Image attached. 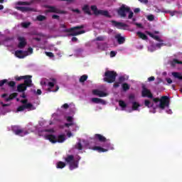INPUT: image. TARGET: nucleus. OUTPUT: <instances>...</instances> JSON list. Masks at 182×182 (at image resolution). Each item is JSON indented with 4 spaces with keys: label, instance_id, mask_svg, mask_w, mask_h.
<instances>
[{
    "label": "nucleus",
    "instance_id": "f257e3e1",
    "mask_svg": "<svg viewBox=\"0 0 182 182\" xmlns=\"http://www.w3.org/2000/svg\"><path fill=\"white\" fill-rule=\"evenodd\" d=\"M85 28V26H74L73 28H68L65 31V32H67L68 33V36H78V35H82L85 33L86 31H77L79 29H83Z\"/></svg>",
    "mask_w": 182,
    "mask_h": 182
},
{
    "label": "nucleus",
    "instance_id": "f03ea898",
    "mask_svg": "<svg viewBox=\"0 0 182 182\" xmlns=\"http://www.w3.org/2000/svg\"><path fill=\"white\" fill-rule=\"evenodd\" d=\"M104 82L107 83H113L116 82V77H117V73L113 70H107L104 75Z\"/></svg>",
    "mask_w": 182,
    "mask_h": 182
},
{
    "label": "nucleus",
    "instance_id": "7ed1b4c3",
    "mask_svg": "<svg viewBox=\"0 0 182 182\" xmlns=\"http://www.w3.org/2000/svg\"><path fill=\"white\" fill-rule=\"evenodd\" d=\"M12 132H14V134L16 136H21V137H23V136H26V134H29L28 131H23V129H21V127L18 125H14L11 127Z\"/></svg>",
    "mask_w": 182,
    "mask_h": 182
},
{
    "label": "nucleus",
    "instance_id": "20e7f679",
    "mask_svg": "<svg viewBox=\"0 0 182 182\" xmlns=\"http://www.w3.org/2000/svg\"><path fill=\"white\" fill-rule=\"evenodd\" d=\"M130 12V7L122 4L117 10V14L121 18H126L127 16V13Z\"/></svg>",
    "mask_w": 182,
    "mask_h": 182
},
{
    "label": "nucleus",
    "instance_id": "39448f33",
    "mask_svg": "<svg viewBox=\"0 0 182 182\" xmlns=\"http://www.w3.org/2000/svg\"><path fill=\"white\" fill-rule=\"evenodd\" d=\"M50 80H51V82H48V92H58L59 90V86L56 85L55 86V90H52L53 89V87H55V85L56 84V78H50Z\"/></svg>",
    "mask_w": 182,
    "mask_h": 182
},
{
    "label": "nucleus",
    "instance_id": "423d86ee",
    "mask_svg": "<svg viewBox=\"0 0 182 182\" xmlns=\"http://www.w3.org/2000/svg\"><path fill=\"white\" fill-rule=\"evenodd\" d=\"M168 105H170V100H169L168 97V96H162L161 97V101L159 103L160 109L164 110V109H166V107L168 106Z\"/></svg>",
    "mask_w": 182,
    "mask_h": 182
},
{
    "label": "nucleus",
    "instance_id": "0eeeda50",
    "mask_svg": "<svg viewBox=\"0 0 182 182\" xmlns=\"http://www.w3.org/2000/svg\"><path fill=\"white\" fill-rule=\"evenodd\" d=\"M47 8L48 9L46 12L48 13H52V14H66V11L63 10H60L59 9H57L56 7L53 6H48Z\"/></svg>",
    "mask_w": 182,
    "mask_h": 182
},
{
    "label": "nucleus",
    "instance_id": "6e6552de",
    "mask_svg": "<svg viewBox=\"0 0 182 182\" xmlns=\"http://www.w3.org/2000/svg\"><path fill=\"white\" fill-rule=\"evenodd\" d=\"M141 96L142 97H148L149 99H153V93H151V91L147 89L144 85L142 87Z\"/></svg>",
    "mask_w": 182,
    "mask_h": 182
},
{
    "label": "nucleus",
    "instance_id": "1a4fd4ad",
    "mask_svg": "<svg viewBox=\"0 0 182 182\" xmlns=\"http://www.w3.org/2000/svg\"><path fill=\"white\" fill-rule=\"evenodd\" d=\"M25 109H27V110H35V107L31 103L23 105L17 108V112H23Z\"/></svg>",
    "mask_w": 182,
    "mask_h": 182
},
{
    "label": "nucleus",
    "instance_id": "9d476101",
    "mask_svg": "<svg viewBox=\"0 0 182 182\" xmlns=\"http://www.w3.org/2000/svg\"><path fill=\"white\" fill-rule=\"evenodd\" d=\"M5 83H6L9 87H11V89H14L15 86H16V82L15 81H8L7 79H4L0 80V87H2Z\"/></svg>",
    "mask_w": 182,
    "mask_h": 182
},
{
    "label": "nucleus",
    "instance_id": "9b49d317",
    "mask_svg": "<svg viewBox=\"0 0 182 182\" xmlns=\"http://www.w3.org/2000/svg\"><path fill=\"white\" fill-rule=\"evenodd\" d=\"M16 9L21 12H36V9L28 6H16Z\"/></svg>",
    "mask_w": 182,
    "mask_h": 182
},
{
    "label": "nucleus",
    "instance_id": "f8f14e48",
    "mask_svg": "<svg viewBox=\"0 0 182 182\" xmlns=\"http://www.w3.org/2000/svg\"><path fill=\"white\" fill-rule=\"evenodd\" d=\"M18 48L19 49H23V48H25L27 45V42H26V39L25 38V37H18Z\"/></svg>",
    "mask_w": 182,
    "mask_h": 182
},
{
    "label": "nucleus",
    "instance_id": "ddd939ff",
    "mask_svg": "<svg viewBox=\"0 0 182 182\" xmlns=\"http://www.w3.org/2000/svg\"><path fill=\"white\" fill-rule=\"evenodd\" d=\"M24 84L26 87H31L32 86V75H25Z\"/></svg>",
    "mask_w": 182,
    "mask_h": 182
},
{
    "label": "nucleus",
    "instance_id": "4468645a",
    "mask_svg": "<svg viewBox=\"0 0 182 182\" xmlns=\"http://www.w3.org/2000/svg\"><path fill=\"white\" fill-rule=\"evenodd\" d=\"M94 139L97 141H100V143H105L107 141L106 137H105L103 135L100 134H95L94 136Z\"/></svg>",
    "mask_w": 182,
    "mask_h": 182
},
{
    "label": "nucleus",
    "instance_id": "2eb2a0df",
    "mask_svg": "<svg viewBox=\"0 0 182 182\" xmlns=\"http://www.w3.org/2000/svg\"><path fill=\"white\" fill-rule=\"evenodd\" d=\"M115 39L119 45H123L126 42V38L122 36V34L118 33L115 35Z\"/></svg>",
    "mask_w": 182,
    "mask_h": 182
},
{
    "label": "nucleus",
    "instance_id": "dca6fc26",
    "mask_svg": "<svg viewBox=\"0 0 182 182\" xmlns=\"http://www.w3.org/2000/svg\"><path fill=\"white\" fill-rule=\"evenodd\" d=\"M46 140H49L50 143H53V144H55V143H58L57 137L53 134H48L45 136Z\"/></svg>",
    "mask_w": 182,
    "mask_h": 182
},
{
    "label": "nucleus",
    "instance_id": "f3484780",
    "mask_svg": "<svg viewBox=\"0 0 182 182\" xmlns=\"http://www.w3.org/2000/svg\"><path fill=\"white\" fill-rule=\"evenodd\" d=\"M92 93L95 96H99V97H106L107 96V93L99 90H94Z\"/></svg>",
    "mask_w": 182,
    "mask_h": 182
},
{
    "label": "nucleus",
    "instance_id": "a211bd4d",
    "mask_svg": "<svg viewBox=\"0 0 182 182\" xmlns=\"http://www.w3.org/2000/svg\"><path fill=\"white\" fill-rule=\"evenodd\" d=\"M26 89H28V87H26L24 83H21L17 85V92H18V93L25 92Z\"/></svg>",
    "mask_w": 182,
    "mask_h": 182
},
{
    "label": "nucleus",
    "instance_id": "6ab92c4d",
    "mask_svg": "<svg viewBox=\"0 0 182 182\" xmlns=\"http://www.w3.org/2000/svg\"><path fill=\"white\" fill-rule=\"evenodd\" d=\"M112 23H113V25L114 26H116L118 28H126V26H127V24H126L124 23H122V22H117L116 21H112Z\"/></svg>",
    "mask_w": 182,
    "mask_h": 182
},
{
    "label": "nucleus",
    "instance_id": "aec40b11",
    "mask_svg": "<svg viewBox=\"0 0 182 182\" xmlns=\"http://www.w3.org/2000/svg\"><path fill=\"white\" fill-rule=\"evenodd\" d=\"M70 170H75V168H77L79 167V161H73L69 164Z\"/></svg>",
    "mask_w": 182,
    "mask_h": 182
},
{
    "label": "nucleus",
    "instance_id": "412c9836",
    "mask_svg": "<svg viewBox=\"0 0 182 182\" xmlns=\"http://www.w3.org/2000/svg\"><path fill=\"white\" fill-rule=\"evenodd\" d=\"M95 15L96 16L102 15V16H106L107 18H110V14H109V11H105V10H98V11L97 12V14H95Z\"/></svg>",
    "mask_w": 182,
    "mask_h": 182
},
{
    "label": "nucleus",
    "instance_id": "4be33fe9",
    "mask_svg": "<svg viewBox=\"0 0 182 182\" xmlns=\"http://www.w3.org/2000/svg\"><path fill=\"white\" fill-rule=\"evenodd\" d=\"M91 100L93 103H97V104L100 103L101 105H106V101L100 98L94 97V98H92Z\"/></svg>",
    "mask_w": 182,
    "mask_h": 182
},
{
    "label": "nucleus",
    "instance_id": "5701e85b",
    "mask_svg": "<svg viewBox=\"0 0 182 182\" xmlns=\"http://www.w3.org/2000/svg\"><path fill=\"white\" fill-rule=\"evenodd\" d=\"M146 33L149 35V36H150V38H153V39H155V41H157V42H163V40L160 39L159 36H154V34L150 31H146Z\"/></svg>",
    "mask_w": 182,
    "mask_h": 182
},
{
    "label": "nucleus",
    "instance_id": "b1692460",
    "mask_svg": "<svg viewBox=\"0 0 182 182\" xmlns=\"http://www.w3.org/2000/svg\"><path fill=\"white\" fill-rule=\"evenodd\" d=\"M15 56H16V58H18L19 59H23V58H25V55H23V51H22V50H16Z\"/></svg>",
    "mask_w": 182,
    "mask_h": 182
},
{
    "label": "nucleus",
    "instance_id": "393cba45",
    "mask_svg": "<svg viewBox=\"0 0 182 182\" xmlns=\"http://www.w3.org/2000/svg\"><path fill=\"white\" fill-rule=\"evenodd\" d=\"M92 150H95L96 151H98V153H106V151H108V149L102 148V146H94L92 148Z\"/></svg>",
    "mask_w": 182,
    "mask_h": 182
},
{
    "label": "nucleus",
    "instance_id": "a878e982",
    "mask_svg": "<svg viewBox=\"0 0 182 182\" xmlns=\"http://www.w3.org/2000/svg\"><path fill=\"white\" fill-rule=\"evenodd\" d=\"M82 11L84 14H86L87 15H90V16L92 15V13L90 12V7L87 4H85L82 7Z\"/></svg>",
    "mask_w": 182,
    "mask_h": 182
},
{
    "label": "nucleus",
    "instance_id": "bb28decb",
    "mask_svg": "<svg viewBox=\"0 0 182 182\" xmlns=\"http://www.w3.org/2000/svg\"><path fill=\"white\" fill-rule=\"evenodd\" d=\"M18 97V93H16V92L11 93V94H10L9 97L5 99V101L9 102L11 100H14V99H15V97Z\"/></svg>",
    "mask_w": 182,
    "mask_h": 182
},
{
    "label": "nucleus",
    "instance_id": "cd10ccee",
    "mask_svg": "<svg viewBox=\"0 0 182 182\" xmlns=\"http://www.w3.org/2000/svg\"><path fill=\"white\" fill-rule=\"evenodd\" d=\"M65 160L68 164H70V163L75 160V156L73 155H68Z\"/></svg>",
    "mask_w": 182,
    "mask_h": 182
},
{
    "label": "nucleus",
    "instance_id": "c85d7f7f",
    "mask_svg": "<svg viewBox=\"0 0 182 182\" xmlns=\"http://www.w3.org/2000/svg\"><path fill=\"white\" fill-rule=\"evenodd\" d=\"M65 140H66V139L65 138V135L60 134V135H58L56 141L57 143H63Z\"/></svg>",
    "mask_w": 182,
    "mask_h": 182
},
{
    "label": "nucleus",
    "instance_id": "c756f323",
    "mask_svg": "<svg viewBox=\"0 0 182 182\" xmlns=\"http://www.w3.org/2000/svg\"><path fill=\"white\" fill-rule=\"evenodd\" d=\"M172 76H173V77H175L176 79L182 80V75L180 74V73L173 72L172 73Z\"/></svg>",
    "mask_w": 182,
    "mask_h": 182
},
{
    "label": "nucleus",
    "instance_id": "7c9ffc66",
    "mask_svg": "<svg viewBox=\"0 0 182 182\" xmlns=\"http://www.w3.org/2000/svg\"><path fill=\"white\" fill-rule=\"evenodd\" d=\"M136 34L138 35V36H139V38L141 39H143V41L147 40V36H146V34H144V33H141L140 31H138L136 33Z\"/></svg>",
    "mask_w": 182,
    "mask_h": 182
},
{
    "label": "nucleus",
    "instance_id": "2f4dec72",
    "mask_svg": "<svg viewBox=\"0 0 182 182\" xmlns=\"http://www.w3.org/2000/svg\"><path fill=\"white\" fill-rule=\"evenodd\" d=\"M144 105L146 106V107H153V106H154V104L153 102H150V100H145Z\"/></svg>",
    "mask_w": 182,
    "mask_h": 182
},
{
    "label": "nucleus",
    "instance_id": "473e14b6",
    "mask_svg": "<svg viewBox=\"0 0 182 182\" xmlns=\"http://www.w3.org/2000/svg\"><path fill=\"white\" fill-rule=\"evenodd\" d=\"M140 107V104L137 102H132V110H138Z\"/></svg>",
    "mask_w": 182,
    "mask_h": 182
},
{
    "label": "nucleus",
    "instance_id": "72a5a7b5",
    "mask_svg": "<svg viewBox=\"0 0 182 182\" xmlns=\"http://www.w3.org/2000/svg\"><path fill=\"white\" fill-rule=\"evenodd\" d=\"M56 167L57 168H64V167H66V164L63 161H58L57 163Z\"/></svg>",
    "mask_w": 182,
    "mask_h": 182
},
{
    "label": "nucleus",
    "instance_id": "f704fd0d",
    "mask_svg": "<svg viewBox=\"0 0 182 182\" xmlns=\"http://www.w3.org/2000/svg\"><path fill=\"white\" fill-rule=\"evenodd\" d=\"M119 105L120 107H122V110H124V109H126L127 107V104H126V102H124V101H123V100H119Z\"/></svg>",
    "mask_w": 182,
    "mask_h": 182
},
{
    "label": "nucleus",
    "instance_id": "c9c22d12",
    "mask_svg": "<svg viewBox=\"0 0 182 182\" xmlns=\"http://www.w3.org/2000/svg\"><path fill=\"white\" fill-rule=\"evenodd\" d=\"M122 89H123L124 92H127V90H129L130 89V85H129V84H127L126 82L123 83Z\"/></svg>",
    "mask_w": 182,
    "mask_h": 182
},
{
    "label": "nucleus",
    "instance_id": "e433bc0d",
    "mask_svg": "<svg viewBox=\"0 0 182 182\" xmlns=\"http://www.w3.org/2000/svg\"><path fill=\"white\" fill-rule=\"evenodd\" d=\"M87 80V75H83L80 77V82L84 83V82H86Z\"/></svg>",
    "mask_w": 182,
    "mask_h": 182
},
{
    "label": "nucleus",
    "instance_id": "4c0bfd02",
    "mask_svg": "<svg viewBox=\"0 0 182 182\" xmlns=\"http://www.w3.org/2000/svg\"><path fill=\"white\" fill-rule=\"evenodd\" d=\"M75 149L77 150H82L83 145H82V142L79 141L75 144Z\"/></svg>",
    "mask_w": 182,
    "mask_h": 182
},
{
    "label": "nucleus",
    "instance_id": "58836bf2",
    "mask_svg": "<svg viewBox=\"0 0 182 182\" xmlns=\"http://www.w3.org/2000/svg\"><path fill=\"white\" fill-rule=\"evenodd\" d=\"M17 5H32V2H28V1H18L17 3Z\"/></svg>",
    "mask_w": 182,
    "mask_h": 182
},
{
    "label": "nucleus",
    "instance_id": "ea45409f",
    "mask_svg": "<svg viewBox=\"0 0 182 182\" xmlns=\"http://www.w3.org/2000/svg\"><path fill=\"white\" fill-rule=\"evenodd\" d=\"M37 19L40 21L42 22V21H45L46 19V16H43V15H39L37 16Z\"/></svg>",
    "mask_w": 182,
    "mask_h": 182
},
{
    "label": "nucleus",
    "instance_id": "a19ab883",
    "mask_svg": "<svg viewBox=\"0 0 182 182\" xmlns=\"http://www.w3.org/2000/svg\"><path fill=\"white\" fill-rule=\"evenodd\" d=\"M91 9L93 11L94 14L97 15L98 11H99V10H97V6H96L95 5L91 6Z\"/></svg>",
    "mask_w": 182,
    "mask_h": 182
},
{
    "label": "nucleus",
    "instance_id": "79ce46f5",
    "mask_svg": "<svg viewBox=\"0 0 182 182\" xmlns=\"http://www.w3.org/2000/svg\"><path fill=\"white\" fill-rule=\"evenodd\" d=\"M21 26L23 28H29V26H31V23L29 22L26 23V22H23V23H21Z\"/></svg>",
    "mask_w": 182,
    "mask_h": 182
},
{
    "label": "nucleus",
    "instance_id": "37998d69",
    "mask_svg": "<svg viewBox=\"0 0 182 182\" xmlns=\"http://www.w3.org/2000/svg\"><path fill=\"white\" fill-rule=\"evenodd\" d=\"M15 79L17 82H19L20 80H23L24 79H26V77L24 76H20V77H15Z\"/></svg>",
    "mask_w": 182,
    "mask_h": 182
},
{
    "label": "nucleus",
    "instance_id": "c03bdc74",
    "mask_svg": "<svg viewBox=\"0 0 182 182\" xmlns=\"http://www.w3.org/2000/svg\"><path fill=\"white\" fill-rule=\"evenodd\" d=\"M46 56H48L49 58H54L55 55H53V53L52 52H46Z\"/></svg>",
    "mask_w": 182,
    "mask_h": 182
},
{
    "label": "nucleus",
    "instance_id": "a18cd8bd",
    "mask_svg": "<svg viewBox=\"0 0 182 182\" xmlns=\"http://www.w3.org/2000/svg\"><path fill=\"white\" fill-rule=\"evenodd\" d=\"M148 21H154V16L153 14L149 15L147 16Z\"/></svg>",
    "mask_w": 182,
    "mask_h": 182
},
{
    "label": "nucleus",
    "instance_id": "49530a36",
    "mask_svg": "<svg viewBox=\"0 0 182 182\" xmlns=\"http://www.w3.org/2000/svg\"><path fill=\"white\" fill-rule=\"evenodd\" d=\"M126 80V78L124 77V76H120L119 77V82L120 83H123V82H124Z\"/></svg>",
    "mask_w": 182,
    "mask_h": 182
},
{
    "label": "nucleus",
    "instance_id": "de8ad7c7",
    "mask_svg": "<svg viewBox=\"0 0 182 182\" xmlns=\"http://www.w3.org/2000/svg\"><path fill=\"white\" fill-rule=\"evenodd\" d=\"M95 40L102 42V41H105V37L104 36H98L96 38Z\"/></svg>",
    "mask_w": 182,
    "mask_h": 182
},
{
    "label": "nucleus",
    "instance_id": "09e8293b",
    "mask_svg": "<svg viewBox=\"0 0 182 182\" xmlns=\"http://www.w3.org/2000/svg\"><path fill=\"white\" fill-rule=\"evenodd\" d=\"M128 13H129V14L128 16V19H132V18H133V15H134L133 11L129 10V11Z\"/></svg>",
    "mask_w": 182,
    "mask_h": 182
},
{
    "label": "nucleus",
    "instance_id": "8fccbe9b",
    "mask_svg": "<svg viewBox=\"0 0 182 182\" xmlns=\"http://www.w3.org/2000/svg\"><path fill=\"white\" fill-rule=\"evenodd\" d=\"M164 45H166V44H164L163 43H158L156 44V48H159L160 49V48H161V46H164Z\"/></svg>",
    "mask_w": 182,
    "mask_h": 182
},
{
    "label": "nucleus",
    "instance_id": "3c124183",
    "mask_svg": "<svg viewBox=\"0 0 182 182\" xmlns=\"http://www.w3.org/2000/svg\"><path fill=\"white\" fill-rule=\"evenodd\" d=\"M161 99L159 97L153 98V101L154 102V103H159V102H161Z\"/></svg>",
    "mask_w": 182,
    "mask_h": 182
},
{
    "label": "nucleus",
    "instance_id": "603ef678",
    "mask_svg": "<svg viewBox=\"0 0 182 182\" xmlns=\"http://www.w3.org/2000/svg\"><path fill=\"white\" fill-rule=\"evenodd\" d=\"M154 80H156V77H154V76H151L148 78L149 82H154Z\"/></svg>",
    "mask_w": 182,
    "mask_h": 182
},
{
    "label": "nucleus",
    "instance_id": "864d4df0",
    "mask_svg": "<svg viewBox=\"0 0 182 182\" xmlns=\"http://www.w3.org/2000/svg\"><path fill=\"white\" fill-rule=\"evenodd\" d=\"M53 19H57L58 21H59V19H60V17L56 14H54L52 16Z\"/></svg>",
    "mask_w": 182,
    "mask_h": 182
},
{
    "label": "nucleus",
    "instance_id": "5fc2aeb1",
    "mask_svg": "<svg viewBox=\"0 0 182 182\" xmlns=\"http://www.w3.org/2000/svg\"><path fill=\"white\" fill-rule=\"evenodd\" d=\"M21 103H22V105H28V100L26 99V100H21Z\"/></svg>",
    "mask_w": 182,
    "mask_h": 182
},
{
    "label": "nucleus",
    "instance_id": "6e6d98bb",
    "mask_svg": "<svg viewBox=\"0 0 182 182\" xmlns=\"http://www.w3.org/2000/svg\"><path fill=\"white\" fill-rule=\"evenodd\" d=\"M63 109H69V105L68 103H65L62 105L61 107Z\"/></svg>",
    "mask_w": 182,
    "mask_h": 182
},
{
    "label": "nucleus",
    "instance_id": "4d7b16f0",
    "mask_svg": "<svg viewBox=\"0 0 182 182\" xmlns=\"http://www.w3.org/2000/svg\"><path fill=\"white\" fill-rule=\"evenodd\" d=\"M45 132H46L47 133H54L55 130H53V129H46Z\"/></svg>",
    "mask_w": 182,
    "mask_h": 182
},
{
    "label": "nucleus",
    "instance_id": "13d9d810",
    "mask_svg": "<svg viewBox=\"0 0 182 182\" xmlns=\"http://www.w3.org/2000/svg\"><path fill=\"white\" fill-rule=\"evenodd\" d=\"M73 12H76V14H80V10H79L78 9H72Z\"/></svg>",
    "mask_w": 182,
    "mask_h": 182
},
{
    "label": "nucleus",
    "instance_id": "bf43d9fd",
    "mask_svg": "<svg viewBox=\"0 0 182 182\" xmlns=\"http://www.w3.org/2000/svg\"><path fill=\"white\" fill-rule=\"evenodd\" d=\"M141 4H149V0H138Z\"/></svg>",
    "mask_w": 182,
    "mask_h": 182
},
{
    "label": "nucleus",
    "instance_id": "052dcab7",
    "mask_svg": "<svg viewBox=\"0 0 182 182\" xmlns=\"http://www.w3.org/2000/svg\"><path fill=\"white\" fill-rule=\"evenodd\" d=\"M110 56H111V58H114V56H116V52L111 51L110 52Z\"/></svg>",
    "mask_w": 182,
    "mask_h": 182
},
{
    "label": "nucleus",
    "instance_id": "680f3d73",
    "mask_svg": "<svg viewBox=\"0 0 182 182\" xmlns=\"http://www.w3.org/2000/svg\"><path fill=\"white\" fill-rule=\"evenodd\" d=\"M67 121H68L70 123H72V122L73 121V118L72 117H68Z\"/></svg>",
    "mask_w": 182,
    "mask_h": 182
},
{
    "label": "nucleus",
    "instance_id": "e2e57ef3",
    "mask_svg": "<svg viewBox=\"0 0 182 182\" xmlns=\"http://www.w3.org/2000/svg\"><path fill=\"white\" fill-rule=\"evenodd\" d=\"M119 86H120V82H114V84L113 85L114 87H119Z\"/></svg>",
    "mask_w": 182,
    "mask_h": 182
},
{
    "label": "nucleus",
    "instance_id": "0e129e2a",
    "mask_svg": "<svg viewBox=\"0 0 182 182\" xmlns=\"http://www.w3.org/2000/svg\"><path fill=\"white\" fill-rule=\"evenodd\" d=\"M22 95H20V97H22L23 99H26V95L25 94V92H21Z\"/></svg>",
    "mask_w": 182,
    "mask_h": 182
},
{
    "label": "nucleus",
    "instance_id": "69168bd1",
    "mask_svg": "<svg viewBox=\"0 0 182 182\" xmlns=\"http://www.w3.org/2000/svg\"><path fill=\"white\" fill-rule=\"evenodd\" d=\"M41 86L43 87H45V86H46V82H45V81H41Z\"/></svg>",
    "mask_w": 182,
    "mask_h": 182
},
{
    "label": "nucleus",
    "instance_id": "338daca9",
    "mask_svg": "<svg viewBox=\"0 0 182 182\" xmlns=\"http://www.w3.org/2000/svg\"><path fill=\"white\" fill-rule=\"evenodd\" d=\"M134 14H139V12H140V9L136 8V9L134 10Z\"/></svg>",
    "mask_w": 182,
    "mask_h": 182
},
{
    "label": "nucleus",
    "instance_id": "774afa93",
    "mask_svg": "<svg viewBox=\"0 0 182 182\" xmlns=\"http://www.w3.org/2000/svg\"><path fill=\"white\" fill-rule=\"evenodd\" d=\"M71 41H72V42H77V38H76V37H73V38H71Z\"/></svg>",
    "mask_w": 182,
    "mask_h": 182
}]
</instances>
